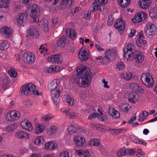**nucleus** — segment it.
I'll return each mask as SVG.
<instances>
[{
    "instance_id": "dca6fc26",
    "label": "nucleus",
    "mask_w": 157,
    "mask_h": 157,
    "mask_svg": "<svg viewBox=\"0 0 157 157\" xmlns=\"http://www.w3.org/2000/svg\"><path fill=\"white\" fill-rule=\"evenodd\" d=\"M74 140L76 145L79 147H83L85 145V140L84 137L80 136L75 137Z\"/></svg>"
},
{
    "instance_id": "c9c22d12",
    "label": "nucleus",
    "mask_w": 157,
    "mask_h": 157,
    "mask_svg": "<svg viewBox=\"0 0 157 157\" xmlns=\"http://www.w3.org/2000/svg\"><path fill=\"white\" fill-rule=\"evenodd\" d=\"M88 144L90 146H98L100 144V142L97 139H92L88 142Z\"/></svg>"
},
{
    "instance_id": "ddd939ff",
    "label": "nucleus",
    "mask_w": 157,
    "mask_h": 157,
    "mask_svg": "<svg viewBox=\"0 0 157 157\" xmlns=\"http://www.w3.org/2000/svg\"><path fill=\"white\" fill-rule=\"evenodd\" d=\"M78 56L79 59L82 61H86L89 57L88 52L85 49H80L78 53Z\"/></svg>"
},
{
    "instance_id": "4468645a",
    "label": "nucleus",
    "mask_w": 157,
    "mask_h": 157,
    "mask_svg": "<svg viewBox=\"0 0 157 157\" xmlns=\"http://www.w3.org/2000/svg\"><path fill=\"white\" fill-rule=\"evenodd\" d=\"M13 32L12 29L8 27L2 28L0 30V33L6 38L11 36Z\"/></svg>"
},
{
    "instance_id": "1a4fd4ad",
    "label": "nucleus",
    "mask_w": 157,
    "mask_h": 157,
    "mask_svg": "<svg viewBox=\"0 0 157 157\" xmlns=\"http://www.w3.org/2000/svg\"><path fill=\"white\" fill-rule=\"evenodd\" d=\"M107 2V0H95L93 3L94 8L92 12L95 10H99L100 11H101L102 10L100 6H104L105 5Z\"/></svg>"
},
{
    "instance_id": "f3484780",
    "label": "nucleus",
    "mask_w": 157,
    "mask_h": 157,
    "mask_svg": "<svg viewBox=\"0 0 157 157\" xmlns=\"http://www.w3.org/2000/svg\"><path fill=\"white\" fill-rule=\"evenodd\" d=\"M20 125L24 129L28 131H31L33 130L32 124L27 120L21 121Z\"/></svg>"
},
{
    "instance_id": "3c124183",
    "label": "nucleus",
    "mask_w": 157,
    "mask_h": 157,
    "mask_svg": "<svg viewBox=\"0 0 157 157\" xmlns=\"http://www.w3.org/2000/svg\"><path fill=\"white\" fill-rule=\"evenodd\" d=\"M132 78V74L131 72H128L126 73L125 79L127 80H129Z\"/></svg>"
},
{
    "instance_id": "680f3d73",
    "label": "nucleus",
    "mask_w": 157,
    "mask_h": 157,
    "mask_svg": "<svg viewBox=\"0 0 157 157\" xmlns=\"http://www.w3.org/2000/svg\"><path fill=\"white\" fill-rule=\"evenodd\" d=\"M79 96L80 98L84 100L85 99L86 97V93L85 91H82L79 94Z\"/></svg>"
},
{
    "instance_id": "5fc2aeb1",
    "label": "nucleus",
    "mask_w": 157,
    "mask_h": 157,
    "mask_svg": "<svg viewBox=\"0 0 157 157\" xmlns=\"http://www.w3.org/2000/svg\"><path fill=\"white\" fill-rule=\"evenodd\" d=\"M131 141L136 144L138 143V140L133 135H130V136Z\"/></svg>"
},
{
    "instance_id": "6e6552de",
    "label": "nucleus",
    "mask_w": 157,
    "mask_h": 157,
    "mask_svg": "<svg viewBox=\"0 0 157 157\" xmlns=\"http://www.w3.org/2000/svg\"><path fill=\"white\" fill-rule=\"evenodd\" d=\"M131 55L132 58L131 60L134 59L136 63H140L144 61V56L141 54H138L136 50H134V51L131 53Z\"/></svg>"
},
{
    "instance_id": "bf43d9fd",
    "label": "nucleus",
    "mask_w": 157,
    "mask_h": 157,
    "mask_svg": "<svg viewBox=\"0 0 157 157\" xmlns=\"http://www.w3.org/2000/svg\"><path fill=\"white\" fill-rule=\"evenodd\" d=\"M60 157H69L68 152L67 151L62 152L60 155Z\"/></svg>"
},
{
    "instance_id": "c85d7f7f",
    "label": "nucleus",
    "mask_w": 157,
    "mask_h": 157,
    "mask_svg": "<svg viewBox=\"0 0 157 157\" xmlns=\"http://www.w3.org/2000/svg\"><path fill=\"white\" fill-rule=\"evenodd\" d=\"M67 36H69L71 39H74L76 37V34L75 31L72 29L68 28L66 31Z\"/></svg>"
},
{
    "instance_id": "e2e57ef3",
    "label": "nucleus",
    "mask_w": 157,
    "mask_h": 157,
    "mask_svg": "<svg viewBox=\"0 0 157 157\" xmlns=\"http://www.w3.org/2000/svg\"><path fill=\"white\" fill-rule=\"evenodd\" d=\"M67 117L69 118H74L75 116V114L74 113L68 112L67 113Z\"/></svg>"
},
{
    "instance_id": "5701e85b",
    "label": "nucleus",
    "mask_w": 157,
    "mask_h": 157,
    "mask_svg": "<svg viewBox=\"0 0 157 157\" xmlns=\"http://www.w3.org/2000/svg\"><path fill=\"white\" fill-rule=\"evenodd\" d=\"M130 97L128 100L129 102L132 103H135L136 101H137L139 99V95L133 92L130 94Z\"/></svg>"
},
{
    "instance_id": "338daca9",
    "label": "nucleus",
    "mask_w": 157,
    "mask_h": 157,
    "mask_svg": "<svg viewBox=\"0 0 157 157\" xmlns=\"http://www.w3.org/2000/svg\"><path fill=\"white\" fill-rule=\"evenodd\" d=\"M126 105L125 104H122L119 106L120 110L121 111L124 112L125 108Z\"/></svg>"
},
{
    "instance_id": "a878e982",
    "label": "nucleus",
    "mask_w": 157,
    "mask_h": 157,
    "mask_svg": "<svg viewBox=\"0 0 157 157\" xmlns=\"http://www.w3.org/2000/svg\"><path fill=\"white\" fill-rule=\"evenodd\" d=\"M15 135L17 138L20 139L27 138L28 136L27 132L21 131L16 132Z\"/></svg>"
},
{
    "instance_id": "423d86ee",
    "label": "nucleus",
    "mask_w": 157,
    "mask_h": 157,
    "mask_svg": "<svg viewBox=\"0 0 157 157\" xmlns=\"http://www.w3.org/2000/svg\"><path fill=\"white\" fill-rule=\"evenodd\" d=\"M20 116V113L19 111L13 110L7 114L6 118L9 121H13L19 119Z\"/></svg>"
},
{
    "instance_id": "f03ea898",
    "label": "nucleus",
    "mask_w": 157,
    "mask_h": 157,
    "mask_svg": "<svg viewBox=\"0 0 157 157\" xmlns=\"http://www.w3.org/2000/svg\"><path fill=\"white\" fill-rule=\"evenodd\" d=\"M28 11L30 13L29 16L33 20V22H36L39 20L40 8L37 6L36 5H31L28 8Z\"/></svg>"
},
{
    "instance_id": "7ed1b4c3",
    "label": "nucleus",
    "mask_w": 157,
    "mask_h": 157,
    "mask_svg": "<svg viewBox=\"0 0 157 157\" xmlns=\"http://www.w3.org/2000/svg\"><path fill=\"white\" fill-rule=\"evenodd\" d=\"M141 80L143 84L148 87H151L154 85L153 78L149 73L143 74Z\"/></svg>"
},
{
    "instance_id": "39448f33",
    "label": "nucleus",
    "mask_w": 157,
    "mask_h": 157,
    "mask_svg": "<svg viewBox=\"0 0 157 157\" xmlns=\"http://www.w3.org/2000/svg\"><path fill=\"white\" fill-rule=\"evenodd\" d=\"M134 45L133 43L128 44L126 46L125 48L123 49L124 57V59L126 58L127 61H131L132 59L131 53L132 52H131L133 49Z\"/></svg>"
},
{
    "instance_id": "774afa93",
    "label": "nucleus",
    "mask_w": 157,
    "mask_h": 157,
    "mask_svg": "<svg viewBox=\"0 0 157 157\" xmlns=\"http://www.w3.org/2000/svg\"><path fill=\"white\" fill-rule=\"evenodd\" d=\"M42 118L44 120L48 121L50 120L52 118V117L49 115H47L42 117Z\"/></svg>"
},
{
    "instance_id": "4d7b16f0",
    "label": "nucleus",
    "mask_w": 157,
    "mask_h": 157,
    "mask_svg": "<svg viewBox=\"0 0 157 157\" xmlns=\"http://www.w3.org/2000/svg\"><path fill=\"white\" fill-rule=\"evenodd\" d=\"M87 150H76L75 151V152L78 155H83L86 152V151Z\"/></svg>"
},
{
    "instance_id": "473e14b6",
    "label": "nucleus",
    "mask_w": 157,
    "mask_h": 157,
    "mask_svg": "<svg viewBox=\"0 0 157 157\" xmlns=\"http://www.w3.org/2000/svg\"><path fill=\"white\" fill-rule=\"evenodd\" d=\"M67 130L70 132V134L73 133H77L79 130V128L78 127L76 128L73 125L69 126L67 128Z\"/></svg>"
},
{
    "instance_id": "393cba45",
    "label": "nucleus",
    "mask_w": 157,
    "mask_h": 157,
    "mask_svg": "<svg viewBox=\"0 0 157 157\" xmlns=\"http://www.w3.org/2000/svg\"><path fill=\"white\" fill-rule=\"evenodd\" d=\"M66 44V36H63L60 37L57 42V45L58 46L63 48L65 46Z\"/></svg>"
},
{
    "instance_id": "79ce46f5",
    "label": "nucleus",
    "mask_w": 157,
    "mask_h": 157,
    "mask_svg": "<svg viewBox=\"0 0 157 157\" xmlns=\"http://www.w3.org/2000/svg\"><path fill=\"white\" fill-rule=\"evenodd\" d=\"M55 95H54V94H53L52 98L54 103L55 105H57L59 102V96L57 94L56 95V96Z\"/></svg>"
},
{
    "instance_id": "a211bd4d",
    "label": "nucleus",
    "mask_w": 157,
    "mask_h": 157,
    "mask_svg": "<svg viewBox=\"0 0 157 157\" xmlns=\"http://www.w3.org/2000/svg\"><path fill=\"white\" fill-rule=\"evenodd\" d=\"M61 56L60 54L53 55L50 56L48 57V62L52 63H60V59Z\"/></svg>"
},
{
    "instance_id": "9b49d317",
    "label": "nucleus",
    "mask_w": 157,
    "mask_h": 157,
    "mask_svg": "<svg viewBox=\"0 0 157 157\" xmlns=\"http://www.w3.org/2000/svg\"><path fill=\"white\" fill-rule=\"evenodd\" d=\"M114 26L115 29L119 30L120 34H122L125 29V23L123 20L118 19L114 24Z\"/></svg>"
},
{
    "instance_id": "864d4df0",
    "label": "nucleus",
    "mask_w": 157,
    "mask_h": 157,
    "mask_svg": "<svg viewBox=\"0 0 157 157\" xmlns=\"http://www.w3.org/2000/svg\"><path fill=\"white\" fill-rule=\"evenodd\" d=\"M52 67H53V69H52V73L57 72L59 71V66L54 65L53 66H52Z\"/></svg>"
},
{
    "instance_id": "8fccbe9b",
    "label": "nucleus",
    "mask_w": 157,
    "mask_h": 157,
    "mask_svg": "<svg viewBox=\"0 0 157 157\" xmlns=\"http://www.w3.org/2000/svg\"><path fill=\"white\" fill-rule=\"evenodd\" d=\"M123 0H117V2L119 4L122 8H125L129 4H127V2L123 1Z\"/></svg>"
},
{
    "instance_id": "9d476101",
    "label": "nucleus",
    "mask_w": 157,
    "mask_h": 157,
    "mask_svg": "<svg viewBox=\"0 0 157 157\" xmlns=\"http://www.w3.org/2000/svg\"><path fill=\"white\" fill-rule=\"evenodd\" d=\"M147 15L144 12H141L136 14L132 19L133 23H139L143 20H144L146 18Z\"/></svg>"
},
{
    "instance_id": "b1692460",
    "label": "nucleus",
    "mask_w": 157,
    "mask_h": 157,
    "mask_svg": "<svg viewBox=\"0 0 157 157\" xmlns=\"http://www.w3.org/2000/svg\"><path fill=\"white\" fill-rule=\"evenodd\" d=\"M137 40L136 41V43L137 46L139 47H142V43L143 39H144V37L142 33L141 32L137 35Z\"/></svg>"
},
{
    "instance_id": "69168bd1",
    "label": "nucleus",
    "mask_w": 157,
    "mask_h": 157,
    "mask_svg": "<svg viewBox=\"0 0 157 157\" xmlns=\"http://www.w3.org/2000/svg\"><path fill=\"white\" fill-rule=\"evenodd\" d=\"M110 130L113 131V132L114 133L118 134L122 132V130L121 129H110Z\"/></svg>"
},
{
    "instance_id": "37998d69",
    "label": "nucleus",
    "mask_w": 157,
    "mask_h": 157,
    "mask_svg": "<svg viewBox=\"0 0 157 157\" xmlns=\"http://www.w3.org/2000/svg\"><path fill=\"white\" fill-rule=\"evenodd\" d=\"M62 89H60V87H59V88L58 89H56L54 90H51V95L52 97L53 94L54 95H55V96H56V94H58L59 96H60V92H62Z\"/></svg>"
},
{
    "instance_id": "f8f14e48",
    "label": "nucleus",
    "mask_w": 157,
    "mask_h": 157,
    "mask_svg": "<svg viewBox=\"0 0 157 157\" xmlns=\"http://www.w3.org/2000/svg\"><path fill=\"white\" fill-rule=\"evenodd\" d=\"M23 60L25 63H32L34 60L33 55L30 52H25L23 55Z\"/></svg>"
},
{
    "instance_id": "ea45409f",
    "label": "nucleus",
    "mask_w": 157,
    "mask_h": 157,
    "mask_svg": "<svg viewBox=\"0 0 157 157\" xmlns=\"http://www.w3.org/2000/svg\"><path fill=\"white\" fill-rule=\"evenodd\" d=\"M16 128V124H14L7 126L6 128V129L8 132H13Z\"/></svg>"
},
{
    "instance_id": "a18cd8bd",
    "label": "nucleus",
    "mask_w": 157,
    "mask_h": 157,
    "mask_svg": "<svg viewBox=\"0 0 157 157\" xmlns=\"http://www.w3.org/2000/svg\"><path fill=\"white\" fill-rule=\"evenodd\" d=\"M111 59V57H109L105 56L103 58L101 62V63L104 65L106 64Z\"/></svg>"
},
{
    "instance_id": "6e6d98bb",
    "label": "nucleus",
    "mask_w": 157,
    "mask_h": 157,
    "mask_svg": "<svg viewBox=\"0 0 157 157\" xmlns=\"http://www.w3.org/2000/svg\"><path fill=\"white\" fill-rule=\"evenodd\" d=\"M99 115V113H92L88 117L89 119L92 120L94 118L96 117H97Z\"/></svg>"
},
{
    "instance_id": "0e129e2a",
    "label": "nucleus",
    "mask_w": 157,
    "mask_h": 157,
    "mask_svg": "<svg viewBox=\"0 0 157 157\" xmlns=\"http://www.w3.org/2000/svg\"><path fill=\"white\" fill-rule=\"evenodd\" d=\"M52 69H53V67H52V66H50L49 67L45 68V71L46 72L48 73H52Z\"/></svg>"
},
{
    "instance_id": "2f4dec72",
    "label": "nucleus",
    "mask_w": 157,
    "mask_h": 157,
    "mask_svg": "<svg viewBox=\"0 0 157 157\" xmlns=\"http://www.w3.org/2000/svg\"><path fill=\"white\" fill-rule=\"evenodd\" d=\"M150 17L152 19L155 18L157 17V8H151L149 11Z\"/></svg>"
},
{
    "instance_id": "58836bf2",
    "label": "nucleus",
    "mask_w": 157,
    "mask_h": 157,
    "mask_svg": "<svg viewBox=\"0 0 157 157\" xmlns=\"http://www.w3.org/2000/svg\"><path fill=\"white\" fill-rule=\"evenodd\" d=\"M72 2V0H61L60 2V6H65L67 4H68L69 5H71Z\"/></svg>"
},
{
    "instance_id": "f257e3e1",
    "label": "nucleus",
    "mask_w": 157,
    "mask_h": 157,
    "mask_svg": "<svg viewBox=\"0 0 157 157\" xmlns=\"http://www.w3.org/2000/svg\"><path fill=\"white\" fill-rule=\"evenodd\" d=\"M77 75H74L71 78V81L73 82L77 83L81 87H85L89 85L92 74L89 68L81 65L80 67L77 68Z\"/></svg>"
},
{
    "instance_id": "4c0bfd02",
    "label": "nucleus",
    "mask_w": 157,
    "mask_h": 157,
    "mask_svg": "<svg viewBox=\"0 0 157 157\" xmlns=\"http://www.w3.org/2000/svg\"><path fill=\"white\" fill-rule=\"evenodd\" d=\"M9 47V44L6 40L2 41V42L0 44V50H4L7 49Z\"/></svg>"
},
{
    "instance_id": "a19ab883",
    "label": "nucleus",
    "mask_w": 157,
    "mask_h": 157,
    "mask_svg": "<svg viewBox=\"0 0 157 157\" xmlns=\"http://www.w3.org/2000/svg\"><path fill=\"white\" fill-rule=\"evenodd\" d=\"M117 154L118 157H121L123 156H124L126 154V151L125 149H120L119 150V151L117 152Z\"/></svg>"
},
{
    "instance_id": "7c9ffc66",
    "label": "nucleus",
    "mask_w": 157,
    "mask_h": 157,
    "mask_svg": "<svg viewBox=\"0 0 157 157\" xmlns=\"http://www.w3.org/2000/svg\"><path fill=\"white\" fill-rule=\"evenodd\" d=\"M55 147V144L53 142H48L45 144L44 147L46 149L51 150L54 149Z\"/></svg>"
},
{
    "instance_id": "20e7f679",
    "label": "nucleus",
    "mask_w": 157,
    "mask_h": 157,
    "mask_svg": "<svg viewBox=\"0 0 157 157\" xmlns=\"http://www.w3.org/2000/svg\"><path fill=\"white\" fill-rule=\"evenodd\" d=\"M36 89L35 86L31 83L24 84L21 88V95H28L32 94L33 90Z\"/></svg>"
},
{
    "instance_id": "2eb2a0df",
    "label": "nucleus",
    "mask_w": 157,
    "mask_h": 157,
    "mask_svg": "<svg viewBox=\"0 0 157 157\" xmlns=\"http://www.w3.org/2000/svg\"><path fill=\"white\" fill-rule=\"evenodd\" d=\"M130 88L132 90L134 93H143L144 91L142 89L141 87L139 86L136 83H132L129 85Z\"/></svg>"
},
{
    "instance_id": "603ef678",
    "label": "nucleus",
    "mask_w": 157,
    "mask_h": 157,
    "mask_svg": "<svg viewBox=\"0 0 157 157\" xmlns=\"http://www.w3.org/2000/svg\"><path fill=\"white\" fill-rule=\"evenodd\" d=\"M124 64L122 62L118 63L116 65V68L119 69H122L124 67Z\"/></svg>"
},
{
    "instance_id": "0eeeda50",
    "label": "nucleus",
    "mask_w": 157,
    "mask_h": 157,
    "mask_svg": "<svg viewBox=\"0 0 157 157\" xmlns=\"http://www.w3.org/2000/svg\"><path fill=\"white\" fill-rule=\"evenodd\" d=\"M146 29L145 30V33L148 36L154 35L156 31L155 26L151 23H149L146 25Z\"/></svg>"
},
{
    "instance_id": "052dcab7",
    "label": "nucleus",
    "mask_w": 157,
    "mask_h": 157,
    "mask_svg": "<svg viewBox=\"0 0 157 157\" xmlns=\"http://www.w3.org/2000/svg\"><path fill=\"white\" fill-rule=\"evenodd\" d=\"M126 154L127 155H133L135 153V151L131 149H130L129 150H128L126 151Z\"/></svg>"
},
{
    "instance_id": "bb28decb",
    "label": "nucleus",
    "mask_w": 157,
    "mask_h": 157,
    "mask_svg": "<svg viewBox=\"0 0 157 157\" xmlns=\"http://www.w3.org/2000/svg\"><path fill=\"white\" fill-rule=\"evenodd\" d=\"M35 132L36 134L41 133L44 131V126L42 124L37 123L35 125Z\"/></svg>"
},
{
    "instance_id": "c756f323",
    "label": "nucleus",
    "mask_w": 157,
    "mask_h": 157,
    "mask_svg": "<svg viewBox=\"0 0 157 157\" xmlns=\"http://www.w3.org/2000/svg\"><path fill=\"white\" fill-rule=\"evenodd\" d=\"M116 53L115 50L113 49H109L105 53V56L109 57H111L112 59H114Z\"/></svg>"
},
{
    "instance_id": "09e8293b",
    "label": "nucleus",
    "mask_w": 157,
    "mask_h": 157,
    "mask_svg": "<svg viewBox=\"0 0 157 157\" xmlns=\"http://www.w3.org/2000/svg\"><path fill=\"white\" fill-rule=\"evenodd\" d=\"M9 74L10 76L11 77H12L13 78H15L17 76V72L15 71L14 70H12V69H10L8 71Z\"/></svg>"
},
{
    "instance_id": "c03bdc74",
    "label": "nucleus",
    "mask_w": 157,
    "mask_h": 157,
    "mask_svg": "<svg viewBox=\"0 0 157 157\" xmlns=\"http://www.w3.org/2000/svg\"><path fill=\"white\" fill-rule=\"evenodd\" d=\"M66 101L69 105H74V99L70 96H67L66 98Z\"/></svg>"
},
{
    "instance_id": "13d9d810",
    "label": "nucleus",
    "mask_w": 157,
    "mask_h": 157,
    "mask_svg": "<svg viewBox=\"0 0 157 157\" xmlns=\"http://www.w3.org/2000/svg\"><path fill=\"white\" fill-rule=\"evenodd\" d=\"M46 45H41L39 48V50L40 53H43L45 52H46L47 49L45 48Z\"/></svg>"
},
{
    "instance_id": "72a5a7b5",
    "label": "nucleus",
    "mask_w": 157,
    "mask_h": 157,
    "mask_svg": "<svg viewBox=\"0 0 157 157\" xmlns=\"http://www.w3.org/2000/svg\"><path fill=\"white\" fill-rule=\"evenodd\" d=\"M10 0H0V8H6L8 7Z\"/></svg>"
},
{
    "instance_id": "cd10ccee",
    "label": "nucleus",
    "mask_w": 157,
    "mask_h": 157,
    "mask_svg": "<svg viewBox=\"0 0 157 157\" xmlns=\"http://www.w3.org/2000/svg\"><path fill=\"white\" fill-rule=\"evenodd\" d=\"M27 15L26 13H23L19 14V17L17 18V23L19 25H21L23 23L24 20L26 19Z\"/></svg>"
},
{
    "instance_id": "412c9836",
    "label": "nucleus",
    "mask_w": 157,
    "mask_h": 157,
    "mask_svg": "<svg viewBox=\"0 0 157 157\" xmlns=\"http://www.w3.org/2000/svg\"><path fill=\"white\" fill-rule=\"evenodd\" d=\"M151 3L150 0H139V4L140 8L143 9H146L149 6Z\"/></svg>"
},
{
    "instance_id": "6ab92c4d",
    "label": "nucleus",
    "mask_w": 157,
    "mask_h": 157,
    "mask_svg": "<svg viewBox=\"0 0 157 157\" xmlns=\"http://www.w3.org/2000/svg\"><path fill=\"white\" fill-rule=\"evenodd\" d=\"M108 112L109 115L115 119H117L120 117V113L113 108L109 107Z\"/></svg>"
},
{
    "instance_id": "aec40b11",
    "label": "nucleus",
    "mask_w": 157,
    "mask_h": 157,
    "mask_svg": "<svg viewBox=\"0 0 157 157\" xmlns=\"http://www.w3.org/2000/svg\"><path fill=\"white\" fill-rule=\"evenodd\" d=\"M59 81L57 79L54 80L48 86V88L50 90L57 89L58 86L59 84Z\"/></svg>"
},
{
    "instance_id": "f704fd0d",
    "label": "nucleus",
    "mask_w": 157,
    "mask_h": 157,
    "mask_svg": "<svg viewBox=\"0 0 157 157\" xmlns=\"http://www.w3.org/2000/svg\"><path fill=\"white\" fill-rule=\"evenodd\" d=\"M97 110L99 112V114L98 115L99 119L101 121H106L107 118V117L102 112L100 111V108L99 107H98Z\"/></svg>"
},
{
    "instance_id": "e433bc0d",
    "label": "nucleus",
    "mask_w": 157,
    "mask_h": 157,
    "mask_svg": "<svg viewBox=\"0 0 157 157\" xmlns=\"http://www.w3.org/2000/svg\"><path fill=\"white\" fill-rule=\"evenodd\" d=\"M57 131L56 127L55 126H52L48 128L47 130V133L49 135H51L54 134Z\"/></svg>"
},
{
    "instance_id": "de8ad7c7",
    "label": "nucleus",
    "mask_w": 157,
    "mask_h": 157,
    "mask_svg": "<svg viewBox=\"0 0 157 157\" xmlns=\"http://www.w3.org/2000/svg\"><path fill=\"white\" fill-rule=\"evenodd\" d=\"M43 140V136H38L35 140L34 142V143L36 145H38L41 142V141Z\"/></svg>"
},
{
    "instance_id": "4be33fe9",
    "label": "nucleus",
    "mask_w": 157,
    "mask_h": 157,
    "mask_svg": "<svg viewBox=\"0 0 157 157\" xmlns=\"http://www.w3.org/2000/svg\"><path fill=\"white\" fill-rule=\"evenodd\" d=\"M37 29L35 27L33 26H31L28 29V34L27 37H31L37 34Z\"/></svg>"
},
{
    "instance_id": "49530a36",
    "label": "nucleus",
    "mask_w": 157,
    "mask_h": 157,
    "mask_svg": "<svg viewBox=\"0 0 157 157\" xmlns=\"http://www.w3.org/2000/svg\"><path fill=\"white\" fill-rule=\"evenodd\" d=\"M9 84V80L7 78L3 79L2 81V87L4 89H6Z\"/></svg>"
}]
</instances>
